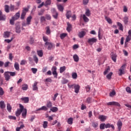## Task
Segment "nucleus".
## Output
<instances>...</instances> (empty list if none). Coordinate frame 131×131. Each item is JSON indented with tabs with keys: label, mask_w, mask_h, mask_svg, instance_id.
<instances>
[{
	"label": "nucleus",
	"mask_w": 131,
	"mask_h": 131,
	"mask_svg": "<svg viewBox=\"0 0 131 131\" xmlns=\"http://www.w3.org/2000/svg\"><path fill=\"white\" fill-rule=\"evenodd\" d=\"M31 70L33 74H36V72H37V69L36 68H32Z\"/></svg>",
	"instance_id": "nucleus-58"
},
{
	"label": "nucleus",
	"mask_w": 131,
	"mask_h": 131,
	"mask_svg": "<svg viewBox=\"0 0 131 131\" xmlns=\"http://www.w3.org/2000/svg\"><path fill=\"white\" fill-rule=\"evenodd\" d=\"M85 34H86V32H85V31H79L78 34V36L79 38H83Z\"/></svg>",
	"instance_id": "nucleus-7"
},
{
	"label": "nucleus",
	"mask_w": 131,
	"mask_h": 131,
	"mask_svg": "<svg viewBox=\"0 0 131 131\" xmlns=\"http://www.w3.org/2000/svg\"><path fill=\"white\" fill-rule=\"evenodd\" d=\"M68 123L69 124H72L73 123V118H70L68 119Z\"/></svg>",
	"instance_id": "nucleus-46"
},
{
	"label": "nucleus",
	"mask_w": 131,
	"mask_h": 131,
	"mask_svg": "<svg viewBox=\"0 0 131 131\" xmlns=\"http://www.w3.org/2000/svg\"><path fill=\"white\" fill-rule=\"evenodd\" d=\"M42 38H43V41H45V42H49V37L45 36H43Z\"/></svg>",
	"instance_id": "nucleus-51"
},
{
	"label": "nucleus",
	"mask_w": 131,
	"mask_h": 131,
	"mask_svg": "<svg viewBox=\"0 0 131 131\" xmlns=\"http://www.w3.org/2000/svg\"><path fill=\"white\" fill-rule=\"evenodd\" d=\"M48 124H49V123L48 122V121H43V124H42V126H43V128H47V127H48Z\"/></svg>",
	"instance_id": "nucleus-40"
},
{
	"label": "nucleus",
	"mask_w": 131,
	"mask_h": 131,
	"mask_svg": "<svg viewBox=\"0 0 131 131\" xmlns=\"http://www.w3.org/2000/svg\"><path fill=\"white\" fill-rule=\"evenodd\" d=\"M51 4H52L51 0H47L45 3H44V6H45V7H47V6H50Z\"/></svg>",
	"instance_id": "nucleus-30"
},
{
	"label": "nucleus",
	"mask_w": 131,
	"mask_h": 131,
	"mask_svg": "<svg viewBox=\"0 0 131 131\" xmlns=\"http://www.w3.org/2000/svg\"><path fill=\"white\" fill-rule=\"evenodd\" d=\"M115 95H116L115 90H113L112 92L110 93V97H113V96H115Z\"/></svg>",
	"instance_id": "nucleus-55"
},
{
	"label": "nucleus",
	"mask_w": 131,
	"mask_h": 131,
	"mask_svg": "<svg viewBox=\"0 0 131 131\" xmlns=\"http://www.w3.org/2000/svg\"><path fill=\"white\" fill-rule=\"evenodd\" d=\"M82 19H83V21L86 23L89 22L90 21V19H89V18H88V17H86L85 14H83L82 15Z\"/></svg>",
	"instance_id": "nucleus-26"
},
{
	"label": "nucleus",
	"mask_w": 131,
	"mask_h": 131,
	"mask_svg": "<svg viewBox=\"0 0 131 131\" xmlns=\"http://www.w3.org/2000/svg\"><path fill=\"white\" fill-rule=\"evenodd\" d=\"M4 94L5 91H4V89H3L2 87H0V96H4Z\"/></svg>",
	"instance_id": "nucleus-56"
},
{
	"label": "nucleus",
	"mask_w": 131,
	"mask_h": 131,
	"mask_svg": "<svg viewBox=\"0 0 131 131\" xmlns=\"http://www.w3.org/2000/svg\"><path fill=\"white\" fill-rule=\"evenodd\" d=\"M68 82V80L63 78L62 80H61V83L62 84H66Z\"/></svg>",
	"instance_id": "nucleus-50"
},
{
	"label": "nucleus",
	"mask_w": 131,
	"mask_h": 131,
	"mask_svg": "<svg viewBox=\"0 0 131 131\" xmlns=\"http://www.w3.org/2000/svg\"><path fill=\"white\" fill-rule=\"evenodd\" d=\"M66 36H67V33H62L60 35V37L61 39H64V38H65V37H66Z\"/></svg>",
	"instance_id": "nucleus-45"
},
{
	"label": "nucleus",
	"mask_w": 131,
	"mask_h": 131,
	"mask_svg": "<svg viewBox=\"0 0 131 131\" xmlns=\"http://www.w3.org/2000/svg\"><path fill=\"white\" fill-rule=\"evenodd\" d=\"M92 126L93 127H95V128H96V127H98V126H99V124H98V123L93 122H92Z\"/></svg>",
	"instance_id": "nucleus-54"
},
{
	"label": "nucleus",
	"mask_w": 131,
	"mask_h": 131,
	"mask_svg": "<svg viewBox=\"0 0 131 131\" xmlns=\"http://www.w3.org/2000/svg\"><path fill=\"white\" fill-rule=\"evenodd\" d=\"M52 74L54 76L55 78L58 77V73H57V67H53L51 69Z\"/></svg>",
	"instance_id": "nucleus-5"
},
{
	"label": "nucleus",
	"mask_w": 131,
	"mask_h": 131,
	"mask_svg": "<svg viewBox=\"0 0 131 131\" xmlns=\"http://www.w3.org/2000/svg\"><path fill=\"white\" fill-rule=\"evenodd\" d=\"M71 28H72V25H71L69 22H68L67 28V31H68V32H70V31H71Z\"/></svg>",
	"instance_id": "nucleus-16"
},
{
	"label": "nucleus",
	"mask_w": 131,
	"mask_h": 131,
	"mask_svg": "<svg viewBox=\"0 0 131 131\" xmlns=\"http://www.w3.org/2000/svg\"><path fill=\"white\" fill-rule=\"evenodd\" d=\"M72 77L73 79H76L77 78V73L75 72L72 73Z\"/></svg>",
	"instance_id": "nucleus-38"
},
{
	"label": "nucleus",
	"mask_w": 131,
	"mask_h": 131,
	"mask_svg": "<svg viewBox=\"0 0 131 131\" xmlns=\"http://www.w3.org/2000/svg\"><path fill=\"white\" fill-rule=\"evenodd\" d=\"M97 39L96 38H89L88 40V43L90 45H93V43H95V42H97Z\"/></svg>",
	"instance_id": "nucleus-8"
},
{
	"label": "nucleus",
	"mask_w": 131,
	"mask_h": 131,
	"mask_svg": "<svg viewBox=\"0 0 131 131\" xmlns=\"http://www.w3.org/2000/svg\"><path fill=\"white\" fill-rule=\"evenodd\" d=\"M110 71V67H108V68L105 69V71L103 72L104 75H106V74H107Z\"/></svg>",
	"instance_id": "nucleus-39"
},
{
	"label": "nucleus",
	"mask_w": 131,
	"mask_h": 131,
	"mask_svg": "<svg viewBox=\"0 0 131 131\" xmlns=\"http://www.w3.org/2000/svg\"><path fill=\"white\" fill-rule=\"evenodd\" d=\"M105 123H102L100 125V129H105Z\"/></svg>",
	"instance_id": "nucleus-59"
},
{
	"label": "nucleus",
	"mask_w": 131,
	"mask_h": 131,
	"mask_svg": "<svg viewBox=\"0 0 131 131\" xmlns=\"http://www.w3.org/2000/svg\"><path fill=\"white\" fill-rule=\"evenodd\" d=\"M46 18L47 19V20H51L52 19V17L50 14H46Z\"/></svg>",
	"instance_id": "nucleus-62"
},
{
	"label": "nucleus",
	"mask_w": 131,
	"mask_h": 131,
	"mask_svg": "<svg viewBox=\"0 0 131 131\" xmlns=\"http://www.w3.org/2000/svg\"><path fill=\"white\" fill-rule=\"evenodd\" d=\"M11 63L10 62V61H7L6 62H5V63H4V67L7 68L9 67V65H10Z\"/></svg>",
	"instance_id": "nucleus-63"
},
{
	"label": "nucleus",
	"mask_w": 131,
	"mask_h": 131,
	"mask_svg": "<svg viewBox=\"0 0 131 131\" xmlns=\"http://www.w3.org/2000/svg\"><path fill=\"white\" fill-rule=\"evenodd\" d=\"M40 110H43L44 111H48V107L46 106H43L41 108H39V109L37 110V111H40Z\"/></svg>",
	"instance_id": "nucleus-36"
},
{
	"label": "nucleus",
	"mask_w": 131,
	"mask_h": 131,
	"mask_svg": "<svg viewBox=\"0 0 131 131\" xmlns=\"http://www.w3.org/2000/svg\"><path fill=\"white\" fill-rule=\"evenodd\" d=\"M107 106H116L117 107H120V104L117 102L112 101L106 103Z\"/></svg>",
	"instance_id": "nucleus-3"
},
{
	"label": "nucleus",
	"mask_w": 131,
	"mask_h": 131,
	"mask_svg": "<svg viewBox=\"0 0 131 131\" xmlns=\"http://www.w3.org/2000/svg\"><path fill=\"white\" fill-rule=\"evenodd\" d=\"M40 22L41 23H45L46 22V17L43 16L40 17Z\"/></svg>",
	"instance_id": "nucleus-53"
},
{
	"label": "nucleus",
	"mask_w": 131,
	"mask_h": 131,
	"mask_svg": "<svg viewBox=\"0 0 131 131\" xmlns=\"http://www.w3.org/2000/svg\"><path fill=\"white\" fill-rule=\"evenodd\" d=\"M6 20V15H3L2 12H0V21H5Z\"/></svg>",
	"instance_id": "nucleus-28"
},
{
	"label": "nucleus",
	"mask_w": 131,
	"mask_h": 131,
	"mask_svg": "<svg viewBox=\"0 0 131 131\" xmlns=\"http://www.w3.org/2000/svg\"><path fill=\"white\" fill-rule=\"evenodd\" d=\"M19 108L20 109H17L15 112L16 116L18 117L21 115V113L22 112V111H23L24 106L22 104H19Z\"/></svg>",
	"instance_id": "nucleus-1"
},
{
	"label": "nucleus",
	"mask_w": 131,
	"mask_h": 131,
	"mask_svg": "<svg viewBox=\"0 0 131 131\" xmlns=\"http://www.w3.org/2000/svg\"><path fill=\"white\" fill-rule=\"evenodd\" d=\"M65 70H66V66L61 67L59 69V72L60 73H62V72H64Z\"/></svg>",
	"instance_id": "nucleus-32"
},
{
	"label": "nucleus",
	"mask_w": 131,
	"mask_h": 131,
	"mask_svg": "<svg viewBox=\"0 0 131 131\" xmlns=\"http://www.w3.org/2000/svg\"><path fill=\"white\" fill-rule=\"evenodd\" d=\"M32 19V16L31 15H30L27 18V23H28V24L30 25Z\"/></svg>",
	"instance_id": "nucleus-24"
},
{
	"label": "nucleus",
	"mask_w": 131,
	"mask_h": 131,
	"mask_svg": "<svg viewBox=\"0 0 131 131\" xmlns=\"http://www.w3.org/2000/svg\"><path fill=\"white\" fill-rule=\"evenodd\" d=\"M99 119H100L101 120V121H105V120H106V119H107V117H106V116H104V115H100L99 116Z\"/></svg>",
	"instance_id": "nucleus-17"
},
{
	"label": "nucleus",
	"mask_w": 131,
	"mask_h": 131,
	"mask_svg": "<svg viewBox=\"0 0 131 131\" xmlns=\"http://www.w3.org/2000/svg\"><path fill=\"white\" fill-rule=\"evenodd\" d=\"M34 61L35 62V63L36 64H37L38 62V58H37V57L36 56V55L34 56Z\"/></svg>",
	"instance_id": "nucleus-60"
},
{
	"label": "nucleus",
	"mask_w": 131,
	"mask_h": 131,
	"mask_svg": "<svg viewBox=\"0 0 131 131\" xmlns=\"http://www.w3.org/2000/svg\"><path fill=\"white\" fill-rule=\"evenodd\" d=\"M0 108L1 109H5V108H6V104H5V101H1L0 102Z\"/></svg>",
	"instance_id": "nucleus-20"
},
{
	"label": "nucleus",
	"mask_w": 131,
	"mask_h": 131,
	"mask_svg": "<svg viewBox=\"0 0 131 131\" xmlns=\"http://www.w3.org/2000/svg\"><path fill=\"white\" fill-rule=\"evenodd\" d=\"M117 57V55L116 54H113L112 55V59L114 62H116V58Z\"/></svg>",
	"instance_id": "nucleus-49"
},
{
	"label": "nucleus",
	"mask_w": 131,
	"mask_h": 131,
	"mask_svg": "<svg viewBox=\"0 0 131 131\" xmlns=\"http://www.w3.org/2000/svg\"><path fill=\"white\" fill-rule=\"evenodd\" d=\"M10 76H15L16 75V72H9Z\"/></svg>",
	"instance_id": "nucleus-64"
},
{
	"label": "nucleus",
	"mask_w": 131,
	"mask_h": 131,
	"mask_svg": "<svg viewBox=\"0 0 131 131\" xmlns=\"http://www.w3.org/2000/svg\"><path fill=\"white\" fill-rule=\"evenodd\" d=\"M45 46L46 47H47L48 50H52V49H53V47H54V45H53V43L50 42H45Z\"/></svg>",
	"instance_id": "nucleus-10"
},
{
	"label": "nucleus",
	"mask_w": 131,
	"mask_h": 131,
	"mask_svg": "<svg viewBox=\"0 0 131 131\" xmlns=\"http://www.w3.org/2000/svg\"><path fill=\"white\" fill-rule=\"evenodd\" d=\"M21 100L25 103H29V98L28 97H23L21 98Z\"/></svg>",
	"instance_id": "nucleus-19"
},
{
	"label": "nucleus",
	"mask_w": 131,
	"mask_h": 131,
	"mask_svg": "<svg viewBox=\"0 0 131 131\" xmlns=\"http://www.w3.org/2000/svg\"><path fill=\"white\" fill-rule=\"evenodd\" d=\"M27 115V110L26 108H24V109L22 111V114H21V115L23 118H26Z\"/></svg>",
	"instance_id": "nucleus-14"
},
{
	"label": "nucleus",
	"mask_w": 131,
	"mask_h": 131,
	"mask_svg": "<svg viewBox=\"0 0 131 131\" xmlns=\"http://www.w3.org/2000/svg\"><path fill=\"white\" fill-rule=\"evenodd\" d=\"M105 128H110V127H112V128H113V129H114L115 127L114 125H113V124H110V123H107L105 125Z\"/></svg>",
	"instance_id": "nucleus-25"
},
{
	"label": "nucleus",
	"mask_w": 131,
	"mask_h": 131,
	"mask_svg": "<svg viewBox=\"0 0 131 131\" xmlns=\"http://www.w3.org/2000/svg\"><path fill=\"white\" fill-rule=\"evenodd\" d=\"M10 7H9V5H6L5 6V11L6 13H9L10 12Z\"/></svg>",
	"instance_id": "nucleus-34"
},
{
	"label": "nucleus",
	"mask_w": 131,
	"mask_h": 131,
	"mask_svg": "<svg viewBox=\"0 0 131 131\" xmlns=\"http://www.w3.org/2000/svg\"><path fill=\"white\" fill-rule=\"evenodd\" d=\"M37 54H38V55H39V57H41L43 55L42 51H41V50L38 51H37Z\"/></svg>",
	"instance_id": "nucleus-61"
},
{
	"label": "nucleus",
	"mask_w": 131,
	"mask_h": 131,
	"mask_svg": "<svg viewBox=\"0 0 131 131\" xmlns=\"http://www.w3.org/2000/svg\"><path fill=\"white\" fill-rule=\"evenodd\" d=\"M105 19L107 21V22H108V23H109V24H111L112 23V20H111V19L110 18H108V17L105 16Z\"/></svg>",
	"instance_id": "nucleus-52"
},
{
	"label": "nucleus",
	"mask_w": 131,
	"mask_h": 131,
	"mask_svg": "<svg viewBox=\"0 0 131 131\" xmlns=\"http://www.w3.org/2000/svg\"><path fill=\"white\" fill-rule=\"evenodd\" d=\"M73 58L75 62H78L79 61V57L77 54L74 55Z\"/></svg>",
	"instance_id": "nucleus-21"
},
{
	"label": "nucleus",
	"mask_w": 131,
	"mask_h": 131,
	"mask_svg": "<svg viewBox=\"0 0 131 131\" xmlns=\"http://www.w3.org/2000/svg\"><path fill=\"white\" fill-rule=\"evenodd\" d=\"M15 29L16 33H20L21 32V27L20 26H17Z\"/></svg>",
	"instance_id": "nucleus-29"
},
{
	"label": "nucleus",
	"mask_w": 131,
	"mask_h": 131,
	"mask_svg": "<svg viewBox=\"0 0 131 131\" xmlns=\"http://www.w3.org/2000/svg\"><path fill=\"white\" fill-rule=\"evenodd\" d=\"M38 83V82H35L34 83V84L33 85V90L37 91V90H38V88H37V84Z\"/></svg>",
	"instance_id": "nucleus-22"
},
{
	"label": "nucleus",
	"mask_w": 131,
	"mask_h": 131,
	"mask_svg": "<svg viewBox=\"0 0 131 131\" xmlns=\"http://www.w3.org/2000/svg\"><path fill=\"white\" fill-rule=\"evenodd\" d=\"M113 74V73L110 72L109 74H108L106 75V78H107V79H108L109 80H110V79H111V77H112Z\"/></svg>",
	"instance_id": "nucleus-43"
},
{
	"label": "nucleus",
	"mask_w": 131,
	"mask_h": 131,
	"mask_svg": "<svg viewBox=\"0 0 131 131\" xmlns=\"http://www.w3.org/2000/svg\"><path fill=\"white\" fill-rule=\"evenodd\" d=\"M51 111H52V112H57V111H58V107H53L50 109Z\"/></svg>",
	"instance_id": "nucleus-48"
},
{
	"label": "nucleus",
	"mask_w": 131,
	"mask_h": 131,
	"mask_svg": "<svg viewBox=\"0 0 131 131\" xmlns=\"http://www.w3.org/2000/svg\"><path fill=\"white\" fill-rule=\"evenodd\" d=\"M43 13H45V9H41L40 12H38V15L41 16V15H43Z\"/></svg>",
	"instance_id": "nucleus-57"
},
{
	"label": "nucleus",
	"mask_w": 131,
	"mask_h": 131,
	"mask_svg": "<svg viewBox=\"0 0 131 131\" xmlns=\"http://www.w3.org/2000/svg\"><path fill=\"white\" fill-rule=\"evenodd\" d=\"M27 12H28V8H24L20 16V19L21 20H24V19H25V16H26V13H27Z\"/></svg>",
	"instance_id": "nucleus-2"
},
{
	"label": "nucleus",
	"mask_w": 131,
	"mask_h": 131,
	"mask_svg": "<svg viewBox=\"0 0 131 131\" xmlns=\"http://www.w3.org/2000/svg\"><path fill=\"white\" fill-rule=\"evenodd\" d=\"M10 32L8 31L5 32L4 34V37L5 38H8L10 37Z\"/></svg>",
	"instance_id": "nucleus-23"
},
{
	"label": "nucleus",
	"mask_w": 131,
	"mask_h": 131,
	"mask_svg": "<svg viewBox=\"0 0 131 131\" xmlns=\"http://www.w3.org/2000/svg\"><path fill=\"white\" fill-rule=\"evenodd\" d=\"M4 77L5 78V80H6L7 81H9V80H10L11 77L10 76V74L9 72H6L4 73Z\"/></svg>",
	"instance_id": "nucleus-11"
},
{
	"label": "nucleus",
	"mask_w": 131,
	"mask_h": 131,
	"mask_svg": "<svg viewBox=\"0 0 131 131\" xmlns=\"http://www.w3.org/2000/svg\"><path fill=\"white\" fill-rule=\"evenodd\" d=\"M74 89H75V93L76 94H78V93H79L80 86H79L78 84H74Z\"/></svg>",
	"instance_id": "nucleus-9"
},
{
	"label": "nucleus",
	"mask_w": 131,
	"mask_h": 131,
	"mask_svg": "<svg viewBox=\"0 0 131 131\" xmlns=\"http://www.w3.org/2000/svg\"><path fill=\"white\" fill-rule=\"evenodd\" d=\"M131 40V30H129L128 32V35L127 36L125 41V45H126L127 42H128V41H130Z\"/></svg>",
	"instance_id": "nucleus-6"
},
{
	"label": "nucleus",
	"mask_w": 131,
	"mask_h": 131,
	"mask_svg": "<svg viewBox=\"0 0 131 131\" xmlns=\"http://www.w3.org/2000/svg\"><path fill=\"white\" fill-rule=\"evenodd\" d=\"M117 125L118 126V130H121V128L122 127V122L121 120H119L117 123Z\"/></svg>",
	"instance_id": "nucleus-12"
},
{
	"label": "nucleus",
	"mask_w": 131,
	"mask_h": 131,
	"mask_svg": "<svg viewBox=\"0 0 131 131\" xmlns=\"http://www.w3.org/2000/svg\"><path fill=\"white\" fill-rule=\"evenodd\" d=\"M12 17L14 20H18V18H20V11L17 12Z\"/></svg>",
	"instance_id": "nucleus-15"
},
{
	"label": "nucleus",
	"mask_w": 131,
	"mask_h": 131,
	"mask_svg": "<svg viewBox=\"0 0 131 131\" xmlns=\"http://www.w3.org/2000/svg\"><path fill=\"white\" fill-rule=\"evenodd\" d=\"M85 15L88 17H90V16H91V11L90 10V9H86Z\"/></svg>",
	"instance_id": "nucleus-41"
},
{
	"label": "nucleus",
	"mask_w": 131,
	"mask_h": 131,
	"mask_svg": "<svg viewBox=\"0 0 131 131\" xmlns=\"http://www.w3.org/2000/svg\"><path fill=\"white\" fill-rule=\"evenodd\" d=\"M128 17L127 16H125L123 18V21L124 22V24L127 25V24L128 23Z\"/></svg>",
	"instance_id": "nucleus-18"
},
{
	"label": "nucleus",
	"mask_w": 131,
	"mask_h": 131,
	"mask_svg": "<svg viewBox=\"0 0 131 131\" xmlns=\"http://www.w3.org/2000/svg\"><path fill=\"white\" fill-rule=\"evenodd\" d=\"M46 29V34H47V35H49V34L51 33V30H50V27L47 26Z\"/></svg>",
	"instance_id": "nucleus-42"
},
{
	"label": "nucleus",
	"mask_w": 131,
	"mask_h": 131,
	"mask_svg": "<svg viewBox=\"0 0 131 131\" xmlns=\"http://www.w3.org/2000/svg\"><path fill=\"white\" fill-rule=\"evenodd\" d=\"M28 89V84L23 85L22 90L23 91H27Z\"/></svg>",
	"instance_id": "nucleus-47"
},
{
	"label": "nucleus",
	"mask_w": 131,
	"mask_h": 131,
	"mask_svg": "<svg viewBox=\"0 0 131 131\" xmlns=\"http://www.w3.org/2000/svg\"><path fill=\"white\" fill-rule=\"evenodd\" d=\"M7 110L8 112H11L12 110V106H11V104H10V103L7 104Z\"/></svg>",
	"instance_id": "nucleus-31"
},
{
	"label": "nucleus",
	"mask_w": 131,
	"mask_h": 131,
	"mask_svg": "<svg viewBox=\"0 0 131 131\" xmlns=\"http://www.w3.org/2000/svg\"><path fill=\"white\" fill-rule=\"evenodd\" d=\"M117 25L119 27V30H121L122 31H123V26H122V24H121V23L118 22V23H117Z\"/></svg>",
	"instance_id": "nucleus-37"
},
{
	"label": "nucleus",
	"mask_w": 131,
	"mask_h": 131,
	"mask_svg": "<svg viewBox=\"0 0 131 131\" xmlns=\"http://www.w3.org/2000/svg\"><path fill=\"white\" fill-rule=\"evenodd\" d=\"M10 11H14V10H18V8H15V6L11 4L9 7Z\"/></svg>",
	"instance_id": "nucleus-44"
},
{
	"label": "nucleus",
	"mask_w": 131,
	"mask_h": 131,
	"mask_svg": "<svg viewBox=\"0 0 131 131\" xmlns=\"http://www.w3.org/2000/svg\"><path fill=\"white\" fill-rule=\"evenodd\" d=\"M51 13H52V16L54 19H58V16L59 15V14L57 13V11H56V9L55 8H52L51 9Z\"/></svg>",
	"instance_id": "nucleus-4"
},
{
	"label": "nucleus",
	"mask_w": 131,
	"mask_h": 131,
	"mask_svg": "<svg viewBox=\"0 0 131 131\" xmlns=\"http://www.w3.org/2000/svg\"><path fill=\"white\" fill-rule=\"evenodd\" d=\"M47 108H51L53 106V103L51 101H48L46 105Z\"/></svg>",
	"instance_id": "nucleus-33"
},
{
	"label": "nucleus",
	"mask_w": 131,
	"mask_h": 131,
	"mask_svg": "<svg viewBox=\"0 0 131 131\" xmlns=\"http://www.w3.org/2000/svg\"><path fill=\"white\" fill-rule=\"evenodd\" d=\"M57 8L60 12H63L64 11V7L61 5H58Z\"/></svg>",
	"instance_id": "nucleus-35"
},
{
	"label": "nucleus",
	"mask_w": 131,
	"mask_h": 131,
	"mask_svg": "<svg viewBox=\"0 0 131 131\" xmlns=\"http://www.w3.org/2000/svg\"><path fill=\"white\" fill-rule=\"evenodd\" d=\"M72 16V12L70 10L67 11V13H66V16L67 18L70 19Z\"/></svg>",
	"instance_id": "nucleus-13"
},
{
	"label": "nucleus",
	"mask_w": 131,
	"mask_h": 131,
	"mask_svg": "<svg viewBox=\"0 0 131 131\" xmlns=\"http://www.w3.org/2000/svg\"><path fill=\"white\" fill-rule=\"evenodd\" d=\"M14 68L15 70L19 71L20 70V68L19 67V63L18 62H15L14 63Z\"/></svg>",
	"instance_id": "nucleus-27"
}]
</instances>
